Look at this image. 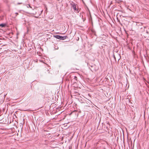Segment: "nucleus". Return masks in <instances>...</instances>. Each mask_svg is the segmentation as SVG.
<instances>
[{
    "label": "nucleus",
    "mask_w": 149,
    "mask_h": 149,
    "mask_svg": "<svg viewBox=\"0 0 149 149\" xmlns=\"http://www.w3.org/2000/svg\"><path fill=\"white\" fill-rule=\"evenodd\" d=\"M54 37L55 38L61 40H64L65 39H66L67 38H68V37L66 36H60L59 35H54Z\"/></svg>",
    "instance_id": "f257e3e1"
},
{
    "label": "nucleus",
    "mask_w": 149,
    "mask_h": 149,
    "mask_svg": "<svg viewBox=\"0 0 149 149\" xmlns=\"http://www.w3.org/2000/svg\"><path fill=\"white\" fill-rule=\"evenodd\" d=\"M71 5L72 6V7L74 10V11H77L78 9H77L76 8V4H75L74 3H70Z\"/></svg>",
    "instance_id": "f03ea898"
},
{
    "label": "nucleus",
    "mask_w": 149,
    "mask_h": 149,
    "mask_svg": "<svg viewBox=\"0 0 149 149\" xmlns=\"http://www.w3.org/2000/svg\"><path fill=\"white\" fill-rule=\"evenodd\" d=\"M6 24L4 23H2L1 24H0V26H1V27H5L6 26Z\"/></svg>",
    "instance_id": "7ed1b4c3"
},
{
    "label": "nucleus",
    "mask_w": 149,
    "mask_h": 149,
    "mask_svg": "<svg viewBox=\"0 0 149 149\" xmlns=\"http://www.w3.org/2000/svg\"><path fill=\"white\" fill-rule=\"evenodd\" d=\"M54 48H55L56 49H58V47L57 46H56V45L55 46Z\"/></svg>",
    "instance_id": "20e7f679"
},
{
    "label": "nucleus",
    "mask_w": 149,
    "mask_h": 149,
    "mask_svg": "<svg viewBox=\"0 0 149 149\" xmlns=\"http://www.w3.org/2000/svg\"><path fill=\"white\" fill-rule=\"evenodd\" d=\"M113 57L115 60L116 61V57H115V56L114 55V54H113Z\"/></svg>",
    "instance_id": "39448f33"
},
{
    "label": "nucleus",
    "mask_w": 149,
    "mask_h": 149,
    "mask_svg": "<svg viewBox=\"0 0 149 149\" xmlns=\"http://www.w3.org/2000/svg\"><path fill=\"white\" fill-rule=\"evenodd\" d=\"M74 79H75V80H76V81H77V77H76V76H74Z\"/></svg>",
    "instance_id": "423d86ee"
},
{
    "label": "nucleus",
    "mask_w": 149,
    "mask_h": 149,
    "mask_svg": "<svg viewBox=\"0 0 149 149\" xmlns=\"http://www.w3.org/2000/svg\"><path fill=\"white\" fill-rule=\"evenodd\" d=\"M117 55H118V56L119 57V58L118 59V60H119L121 58V57H120V55L118 54Z\"/></svg>",
    "instance_id": "0eeeda50"
},
{
    "label": "nucleus",
    "mask_w": 149,
    "mask_h": 149,
    "mask_svg": "<svg viewBox=\"0 0 149 149\" xmlns=\"http://www.w3.org/2000/svg\"><path fill=\"white\" fill-rule=\"evenodd\" d=\"M22 4V3H17V5H20Z\"/></svg>",
    "instance_id": "6e6552de"
},
{
    "label": "nucleus",
    "mask_w": 149,
    "mask_h": 149,
    "mask_svg": "<svg viewBox=\"0 0 149 149\" xmlns=\"http://www.w3.org/2000/svg\"><path fill=\"white\" fill-rule=\"evenodd\" d=\"M15 14H16V15H15L16 16H17V15H18V13H15Z\"/></svg>",
    "instance_id": "1a4fd4ad"
},
{
    "label": "nucleus",
    "mask_w": 149,
    "mask_h": 149,
    "mask_svg": "<svg viewBox=\"0 0 149 149\" xmlns=\"http://www.w3.org/2000/svg\"><path fill=\"white\" fill-rule=\"evenodd\" d=\"M82 0V1L84 3V1L83 0Z\"/></svg>",
    "instance_id": "9d476101"
},
{
    "label": "nucleus",
    "mask_w": 149,
    "mask_h": 149,
    "mask_svg": "<svg viewBox=\"0 0 149 149\" xmlns=\"http://www.w3.org/2000/svg\"><path fill=\"white\" fill-rule=\"evenodd\" d=\"M146 33H148V31H147V32H146Z\"/></svg>",
    "instance_id": "9b49d317"
},
{
    "label": "nucleus",
    "mask_w": 149,
    "mask_h": 149,
    "mask_svg": "<svg viewBox=\"0 0 149 149\" xmlns=\"http://www.w3.org/2000/svg\"><path fill=\"white\" fill-rule=\"evenodd\" d=\"M91 70H92V71H93L91 69Z\"/></svg>",
    "instance_id": "f8f14e48"
},
{
    "label": "nucleus",
    "mask_w": 149,
    "mask_h": 149,
    "mask_svg": "<svg viewBox=\"0 0 149 149\" xmlns=\"http://www.w3.org/2000/svg\"><path fill=\"white\" fill-rule=\"evenodd\" d=\"M2 120V119H1L0 120Z\"/></svg>",
    "instance_id": "ddd939ff"
}]
</instances>
